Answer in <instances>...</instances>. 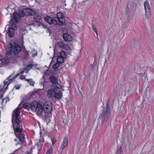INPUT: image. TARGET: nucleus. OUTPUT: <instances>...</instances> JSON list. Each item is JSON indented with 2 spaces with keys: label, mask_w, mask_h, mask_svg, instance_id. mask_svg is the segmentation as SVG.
I'll return each instance as SVG.
<instances>
[{
  "label": "nucleus",
  "mask_w": 154,
  "mask_h": 154,
  "mask_svg": "<svg viewBox=\"0 0 154 154\" xmlns=\"http://www.w3.org/2000/svg\"><path fill=\"white\" fill-rule=\"evenodd\" d=\"M49 77H57V76H59V75L57 74H56L53 71L52 72L50 70H47L44 72V75L42 77H44V76H47L50 75Z\"/></svg>",
  "instance_id": "14"
},
{
  "label": "nucleus",
  "mask_w": 154,
  "mask_h": 154,
  "mask_svg": "<svg viewBox=\"0 0 154 154\" xmlns=\"http://www.w3.org/2000/svg\"><path fill=\"white\" fill-rule=\"evenodd\" d=\"M16 89H19L20 88V86L19 85H16L14 87Z\"/></svg>",
  "instance_id": "38"
},
{
  "label": "nucleus",
  "mask_w": 154,
  "mask_h": 154,
  "mask_svg": "<svg viewBox=\"0 0 154 154\" xmlns=\"http://www.w3.org/2000/svg\"><path fill=\"white\" fill-rule=\"evenodd\" d=\"M139 67L140 69V73L137 74V76L147 77V73L146 72L147 69V67L143 65H141Z\"/></svg>",
  "instance_id": "11"
},
{
  "label": "nucleus",
  "mask_w": 154,
  "mask_h": 154,
  "mask_svg": "<svg viewBox=\"0 0 154 154\" xmlns=\"http://www.w3.org/2000/svg\"><path fill=\"white\" fill-rule=\"evenodd\" d=\"M60 66V63L57 62V63L54 64L52 66V68L53 69V71L54 72H55L56 73V74H57V72L58 71V70L57 69Z\"/></svg>",
  "instance_id": "22"
},
{
  "label": "nucleus",
  "mask_w": 154,
  "mask_h": 154,
  "mask_svg": "<svg viewBox=\"0 0 154 154\" xmlns=\"http://www.w3.org/2000/svg\"><path fill=\"white\" fill-rule=\"evenodd\" d=\"M51 0H47V1H49V2H50V1H51Z\"/></svg>",
  "instance_id": "50"
},
{
  "label": "nucleus",
  "mask_w": 154,
  "mask_h": 154,
  "mask_svg": "<svg viewBox=\"0 0 154 154\" xmlns=\"http://www.w3.org/2000/svg\"><path fill=\"white\" fill-rule=\"evenodd\" d=\"M57 45L60 48H64V43L61 41H59L57 42Z\"/></svg>",
  "instance_id": "30"
},
{
  "label": "nucleus",
  "mask_w": 154,
  "mask_h": 154,
  "mask_svg": "<svg viewBox=\"0 0 154 154\" xmlns=\"http://www.w3.org/2000/svg\"><path fill=\"white\" fill-rule=\"evenodd\" d=\"M144 5L145 10L146 17L149 18L150 16L151 11L150 7L148 2L147 1H146L144 2Z\"/></svg>",
  "instance_id": "12"
},
{
  "label": "nucleus",
  "mask_w": 154,
  "mask_h": 154,
  "mask_svg": "<svg viewBox=\"0 0 154 154\" xmlns=\"http://www.w3.org/2000/svg\"><path fill=\"white\" fill-rule=\"evenodd\" d=\"M53 152V149L51 147L48 149L46 152V154H51Z\"/></svg>",
  "instance_id": "34"
},
{
  "label": "nucleus",
  "mask_w": 154,
  "mask_h": 154,
  "mask_svg": "<svg viewBox=\"0 0 154 154\" xmlns=\"http://www.w3.org/2000/svg\"><path fill=\"white\" fill-rule=\"evenodd\" d=\"M4 100V99H3L2 100V102Z\"/></svg>",
  "instance_id": "59"
},
{
  "label": "nucleus",
  "mask_w": 154,
  "mask_h": 154,
  "mask_svg": "<svg viewBox=\"0 0 154 154\" xmlns=\"http://www.w3.org/2000/svg\"><path fill=\"white\" fill-rule=\"evenodd\" d=\"M42 106L43 107H49V106H51V107H52V105L50 101H47L44 103L43 104Z\"/></svg>",
  "instance_id": "28"
},
{
  "label": "nucleus",
  "mask_w": 154,
  "mask_h": 154,
  "mask_svg": "<svg viewBox=\"0 0 154 154\" xmlns=\"http://www.w3.org/2000/svg\"><path fill=\"white\" fill-rule=\"evenodd\" d=\"M46 119V115H45V119Z\"/></svg>",
  "instance_id": "52"
},
{
  "label": "nucleus",
  "mask_w": 154,
  "mask_h": 154,
  "mask_svg": "<svg viewBox=\"0 0 154 154\" xmlns=\"http://www.w3.org/2000/svg\"><path fill=\"white\" fill-rule=\"evenodd\" d=\"M55 23L60 26L64 25H65V20L64 17L60 18L59 20L55 22Z\"/></svg>",
  "instance_id": "18"
},
{
  "label": "nucleus",
  "mask_w": 154,
  "mask_h": 154,
  "mask_svg": "<svg viewBox=\"0 0 154 154\" xmlns=\"http://www.w3.org/2000/svg\"><path fill=\"white\" fill-rule=\"evenodd\" d=\"M6 99H7L6 101L8 100V101H9L10 100L9 98L8 97H6Z\"/></svg>",
  "instance_id": "43"
},
{
  "label": "nucleus",
  "mask_w": 154,
  "mask_h": 154,
  "mask_svg": "<svg viewBox=\"0 0 154 154\" xmlns=\"http://www.w3.org/2000/svg\"><path fill=\"white\" fill-rule=\"evenodd\" d=\"M38 153L40 152L41 149V147H39L38 146Z\"/></svg>",
  "instance_id": "41"
},
{
  "label": "nucleus",
  "mask_w": 154,
  "mask_h": 154,
  "mask_svg": "<svg viewBox=\"0 0 154 154\" xmlns=\"http://www.w3.org/2000/svg\"><path fill=\"white\" fill-rule=\"evenodd\" d=\"M50 81L49 79L45 78V83L48 82Z\"/></svg>",
  "instance_id": "40"
},
{
  "label": "nucleus",
  "mask_w": 154,
  "mask_h": 154,
  "mask_svg": "<svg viewBox=\"0 0 154 154\" xmlns=\"http://www.w3.org/2000/svg\"><path fill=\"white\" fill-rule=\"evenodd\" d=\"M34 15V17L33 18L34 21L35 23H39L38 26H40L42 21V19L40 15L38 13H35V14Z\"/></svg>",
  "instance_id": "13"
},
{
  "label": "nucleus",
  "mask_w": 154,
  "mask_h": 154,
  "mask_svg": "<svg viewBox=\"0 0 154 154\" xmlns=\"http://www.w3.org/2000/svg\"><path fill=\"white\" fill-rule=\"evenodd\" d=\"M38 103L41 106L42 108L41 109L42 110V112L43 111H44V112L45 113H51L52 109V107H51V106H50L49 107H43L41 104L38 102Z\"/></svg>",
  "instance_id": "17"
},
{
  "label": "nucleus",
  "mask_w": 154,
  "mask_h": 154,
  "mask_svg": "<svg viewBox=\"0 0 154 154\" xmlns=\"http://www.w3.org/2000/svg\"><path fill=\"white\" fill-rule=\"evenodd\" d=\"M64 90L63 89H62V91H63Z\"/></svg>",
  "instance_id": "57"
},
{
  "label": "nucleus",
  "mask_w": 154,
  "mask_h": 154,
  "mask_svg": "<svg viewBox=\"0 0 154 154\" xmlns=\"http://www.w3.org/2000/svg\"><path fill=\"white\" fill-rule=\"evenodd\" d=\"M136 88V85L131 84L129 87L126 88L124 95L127 97L130 96L132 94L135 92Z\"/></svg>",
  "instance_id": "8"
},
{
  "label": "nucleus",
  "mask_w": 154,
  "mask_h": 154,
  "mask_svg": "<svg viewBox=\"0 0 154 154\" xmlns=\"http://www.w3.org/2000/svg\"><path fill=\"white\" fill-rule=\"evenodd\" d=\"M60 57H63L64 58H65L66 56V53L64 51H62L60 53Z\"/></svg>",
  "instance_id": "32"
},
{
  "label": "nucleus",
  "mask_w": 154,
  "mask_h": 154,
  "mask_svg": "<svg viewBox=\"0 0 154 154\" xmlns=\"http://www.w3.org/2000/svg\"><path fill=\"white\" fill-rule=\"evenodd\" d=\"M42 142H44V140H43L42 141Z\"/></svg>",
  "instance_id": "54"
},
{
  "label": "nucleus",
  "mask_w": 154,
  "mask_h": 154,
  "mask_svg": "<svg viewBox=\"0 0 154 154\" xmlns=\"http://www.w3.org/2000/svg\"><path fill=\"white\" fill-rule=\"evenodd\" d=\"M35 14V11L32 9L29 8L23 9L22 11L20 10L19 14L15 12L13 14V19L16 23L18 22L20 19V17L24 16H32Z\"/></svg>",
  "instance_id": "3"
},
{
  "label": "nucleus",
  "mask_w": 154,
  "mask_h": 154,
  "mask_svg": "<svg viewBox=\"0 0 154 154\" xmlns=\"http://www.w3.org/2000/svg\"><path fill=\"white\" fill-rule=\"evenodd\" d=\"M92 28L93 29L94 31L97 34V35L98 34H97V30L95 26L94 25L92 24Z\"/></svg>",
  "instance_id": "35"
},
{
  "label": "nucleus",
  "mask_w": 154,
  "mask_h": 154,
  "mask_svg": "<svg viewBox=\"0 0 154 154\" xmlns=\"http://www.w3.org/2000/svg\"><path fill=\"white\" fill-rule=\"evenodd\" d=\"M20 105L21 103L19 105L18 107L14 111L12 116V126L14 130V134L17 137H18V136L16 134V132L20 133L22 132V128H21L22 127V124H20L21 121L19 118L20 110L22 108L21 107H20Z\"/></svg>",
  "instance_id": "2"
},
{
  "label": "nucleus",
  "mask_w": 154,
  "mask_h": 154,
  "mask_svg": "<svg viewBox=\"0 0 154 154\" xmlns=\"http://www.w3.org/2000/svg\"><path fill=\"white\" fill-rule=\"evenodd\" d=\"M52 89L56 91H59L62 88V86L58 83L57 84H54L52 86Z\"/></svg>",
  "instance_id": "21"
},
{
  "label": "nucleus",
  "mask_w": 154,
  "mask_h": 154,
  "mask_svg": "<svg viewBox=\"0 0 154 154\" xmlns=\"http://www.w3.org/2000/svg\"><path fill=\"white\" fill-rule=\"evenodd\" d=\"M32 149H31V152H32Z\"/></svg>",
  "instance_id": "55"
},
{
  "label": "nucleus",
  "mask_w": 154,
  "mask_h": 154,
  "mask_svg": "<svg viewBox=\"0 0 154 154\" xmlns=\"http://www.w3.org/2000/svg\"><path fill=\"white\" fill-rule=\"evenodd\" d=\"M123 152V151L122 146H120L119 147L118 146V148L117 150L116 154H122Z\"/></svg>",
  "instance_id": "29"
},
{
  "label": "nucleus",
  "mask_w": 154,
  "mask_h": 154,
  "mask_svg": "<svg viewBox=\"0 0 154 154\" xmlns=\"http://www.w3.org/2000/svg\"><path fill=\"white\" fill-rule=\"evenodd\" d=\"M26 53L27 54H29V53H28V51H26Z\"/></svg>",
  "instance_id": "46"
},
{
  "label": "nucleus",
  "mask_w": 154,
  "mask_h": 154,
  "mask_svg": "<svg viewBox=\"0 0 154 154\" xmlns=\"http://www.w3.org/2000/svg\"><path fill=\"white\" fill-rule=\"evenodd\" d=\"M110 109L108 103L106 104V107H105L103 109L102 113V119L101 121L102 124L105 123L110 116Z\"/></svg>",
  "instance_id": "5"
},
{
  "label": "nucleus",
  "mask_w": 154,
  "mask_h": 154,
  "mask_svg": "<svg viewBox=\"0 0 154 154\" xmlns=\"http://www.w3.org/2000/svg\"><path fill=\"white\" fill-rule=\"evenodd\" d=\"M34 54H33V56H34Z\"/></svg>",
  "instance_id": "60"
},
{
  "label": "nucleus",
  "mask_w": 154,
  "mask_h": 154,
  "mask_svg": "<svg viewBox=\"0 0 154 154\" xmlns=\"http://www.w3.org/2000/svg\"><path fill=\"white\" fill-rule=\"evenodd\" d=\"M97 39L98 40V41H99V38H98V35H97Z\"/></svg>",
  "instance_id": "49"
},
{
  "label": "nucleus",
  "mask_w": 154,
  "mask_h": 154,
  "mask_svg": "<svg viewBox=\"0 0 154 154\" xmlns=\"http://www.w3.org/2000/svg\"><path fill=\"white\" fill-rule=\"evenodd\" d=\"M44 20L49 24H51L53 23H54L55 21L54 18H53L47 16L45 17L44 18Z\"/></svg>",
  "instance_id": "20"
},
{
  "label": "nucleus",
  "mask_w": 154,
  "mask_h": 154,
  "mask_svg": "<svg viewBox=\"0 0 154 154\" xmlns=\"http://www.w3.org/2000/svg\"><path fill=\"white\" fill-rule=\"evenodd\" d=\"M41 131H40V134H41Z\"/></svg>",
  "instance_id": "58"
},
{
  "label": "nucleus",
  "mask_w": 154,
  "mask_h": 154,
  "mask_svg": "<svg viewBox=\"0 0 154 154\" xmlns=\"http://www.w3.org/2000/svg\"><path fill=\"white\" fill-rule=\"evenodd\" d=\"M17 138L19 139L21 144L25 142L24 136L23 134H19L18 136V137Z\"/></svg>",
  "instance_id": "26"
},
{
  "label": "nucleus",
  "mask_w": 154,
  "mask_h": 154,
  "mask_svg": "<svg viewBox=\"0 0 154 154\" xmlns=\"http://www.w3.org/2000/svg\"><path fill=\"white\" fill-rule=\"evenodd\" d=\"M42 90V89H38L36 91H34L30 93L29 94H30V96H33V95H35V94H36L37 93L38 91L41 90Z\"/></svg>",
  "instance_id": "31"
},
{
  "label": "nucleus",
  "mask_w": 154,
  "mask_h": 154,
  "mask_svg": "<svg viewBox=\"0 0 154 154\" xmlns=\"http://www.w3.org/2000/svg\"><path fill=\"white\" fill-rule=\"evenodd\" d=\"M135 71H136V69H135Z\"/></svg>",
  "instance_id": "61"
},
{
  "label": "nucleus",
  "mask_w": 154,
  "mask_h": 154,
  "mask_svg": "<svg viewBox=\"0 0 154 154\" xmlns=\"http://www.w3.org/2000/svg\"><path fill=\"white\" fill-rule=\"evenodd\" d=\"M21 50L20 45L14 43V44L10 43L7 46V53L6 57L7 58H3L2 60V63L5 64H8L9 62H12L15 60L12 56V54H18Z\"/></svg>",
  "instance_id": "1"
},
{
  "label": "nucleus",
  "mask_w": 154,
  "mask_h": 154,
  "mask_svg": "<svg viewBox=\"0 0 154 154\" xmlns=\"http://www.w3.org/2000/svg\"><path fill=\"white\" fill-rule=\"evenodd\" d=\"M51 141L52 142V145L53 146L56 142L57 140L56 138L54 137L51 139Z\"/></svg>",
  "instance_id": "36"
},
{
  "label": "nucleus",
  "mask_w": 154,
  "mask_h": 154,
  "mask_svg": "<svg viewBox=\"0 0 154 154\" xmlns=\"http://www.w3.org/2000/svg\"><path fill=\"white\" fill-rule=\"evenodd\" d=\"M64 58L63 57L58 56L57 58V61L58 63H59L60 64H62L64 62Z\"/></svg>",
  "instance_id": "27"
},
{
  "label": "nucleus",
  "mask_w": 154,
  "mask_h": 154,
  "mask_svg": "<svg viewBox=\"0 0 154 154\" xmlns=\"http://www.w3.org/2000/svg\"><path fill=\"white\" fill-rule=\"evenodd\" d=\"M63 17H64L63 14L61 12H59L57 13L55 17H54V19L55 22H56L57 20Z\"/></svg>",
  "instance_id": "23"
},
{
  "label": "nucleus",
  "mask_w": 154,
  "mask_h": 154,
  "mask_svg": "<svg viewBox=\"0 0 154 154\" xmlns=\"http://www.w3.org/2000/svg\"><path fill=\"white\" fill-rule=\"evenodd\" d=\"M21 80H25V81H27L31 85L34 86L35 82L32 79H26L25 78H20Z\"/></svg>",
  "instance_id": "24"
},
{
  "label": "nucleus",
  "mask_w": 154,
  "mask_h": 154,
  "mask_svg": "<svg viewBox=\"0 0 154 154\" xmlns=\"http://www.w3.org/2000/svg\"><path fill=\"white\" fill-rule=\"evenodd\" d=\"M37 55V53L35 54V56H36Z\"/></svg>",
  "instance_id": "56"
},
{
  "label": "nucleus",
  "mask_w": 154,
  "mask_h": 154,
  "mask_svg": "<svg viewBox=\"0 0 154 154\" xmlns=\"http://www.w3.org/2000/svg\"><path fill=\"white\" fill-rule=\"evenodd\" d=\"M150 88H149V85H148L146 88V93H149V91H150Z\"/></svg>",
  "instance_id": "37"
},
{
  "label": "nucleus",
  "mask_w": 154,
  "mask_h": 154,
  "mask_svg": "<svg viewBox=\"0 0 154 154\" xmlns=\"http://www.w3.org/2000/svg\"><path fill=\"white\" fill-rule=\"evenodd\" d=\"M54 52H55V51H54Z\"/></svg>",
  "instance_id": "62"
},
{
  "label": "nucleus",
  "mask_w": 154,
  "mask_h": 154,
  "mask_svg": "<svg viewBox=\"0 0 154 154\" xmlns=\"http://www.w3.org/2000/svg\"><path fill=\"white\" fill-rule=\"evenodd\" d=\"M2 96H3V95H1V98H2Z\"/></svg>",
  "instance_id": "51"
},
{
  "label": "nucleus",
  "mask_w": 154,
  "mask_h": 154,
  "mask_svg": "<svg viewBox=\"0 0 154 154\" xmlns=\"http://www.w3.org/2000/svg\"><path fill=\"white\" fill-rule=\"evenodd\" d=\"M94 63L93 64V65H92L91 66V69L92 70H94Z\"/></svg>",
  "instance_id": "39"
},
{
  "label": "nucleus",
  "mask_w": 154,
  "mask_h": 154,
  "mask_svg": "<svg viewBox=\"0 0 154 154\" xmlns=\"http://www.w3.org/2000/svg\"><path fill=\"white\" fill-rule=\"evenodd\" d=\"M42 78L41 79V82H40V84L41 85H43L44 86L45 84V78Z\"/></svg>",
  "instance_id": "33"
},
{
  "label": "nucleus",
  "mask_w": 154,
  "mask_h": 154,
  "mask_svg": "<svg viewBox=\"0 0 154 154\" xmlns=\"http://www.w3.org/2000/svg\"><path fill=\"white\" fill-rule=\"evenodd\" d=\"M68 82H69V85H70V84H71V82H70V81H68Z\"/></svg>",
  "instance_id": "45"
},
{
  "label": "nucleus",
  "mask_w": 154,
  "mask_h": 154,
  "mask_svg": "<svg viewBox=\"0 0 154 154\" xmlns=\"http://www.w3.org/2000/svg\"><path fill=\"white\" fill-rule=\"evenodd\" d=\"M18 144H22L21 143V142H20H20H19V143H17L16 144V145H18Z\"/></svg>",
  "instance_id": "44"
},
{
  "label": "nucleus",
  "mask_w": 154,
  "mask_h": 154,
  "mask_svg": "<svg viewBox=\"0 0 154 154\" xmlns=\"http://www.w3.org/2000/svg\"><path fill=\"white\" fill-rule=\"evenodd\" d=\"M12 76V75H11L10 76H9L8 77H11V76Z\"/></svg>",
  "instance_id": "48"
},
{
  "label": "nucleus",
  "mask_w": 154,
  "mask_h": 154,
  "mask_svg": "<svg viewBox=\"0 0 154 154\" xmlns=\"http://www.w3.org/2000/svg\"><path fill=\"white\" fill-rule=\"evenodd\" d=\"M48 96L49 97H53L57 99H61L62 96V93L59 91L57 93L53 89H49L47 91Z\"/></svg>",
  "instance_id": "6"
},
{
  "label": "nucleus",
  "mask_w": 154,
  "mask_h": 154,
  "mask_svg": "<svg viewBox=\"0 0 154 154\" xmlns=\"http://www.w3.org/2000/svg\"><path fill=\"white\" fill-rule=\"evenodd\" d=\"M63 36L64 40L66 41H71L72 40L71 36L68 33L63 34Z\"/></svg>",
  "instance_id": "19"
},
{
  "label": "nucleus",
  "mask_w": 154,
  "mask_h": 154,
  "mask_svg": "<svg viewBox=\"0 0 154 154\" xmlns=\"http://www.w3.org/2000/svg\"><path fill=\"white\" fill-rule=\"evenodd\" d=\"M17 139H16L14 140V141H17Z\"/></svg>",
  "instance_id": "47"
},
{
  "label": "nucleus",
  "mask_w": 154,
  "mask_h": 154,
  "mask_svg": "<svg viewBox=\"0 0 154 154\" xmlns=\"http://www.w3.org/2000/svg\"><path fill=\"white\" fill-rule=\"evenodd\" d=\"M37 64H30L29 65H27L26 67L25 68H23L22 71H21L18 74H16L14 77H17L19 76L20 77H25L26 75H23L22 74H23L25 72V73H26L28 71L31 69L33 66H37Z\"/></svg>",
  "instance_id": "9"
},
{
  "label": "nucleus",
  "mask_w": 154,
  "mask_h": 154,
  "mask_svg": "<svg viewBox=\"0 0 154 154\" xmlns=\"http://www.w3.org/2000/svg\"><path fill=\"white\" fill-rule=\"evenodd\" d=\"M68 143V138L67 136H65L63 140L62 144L60 146V149L62 150V151L60 153H59V154H61L63 152V149L67 146Z\"/></svg>",
  "instance_id": "16"
},
{
  "label": "nucleus",
  "mask_w": 154,
  "mask_h": 154,
  "mask_svg": "<svg viewBox=\"0 0 154 154\" xmlns=\"http://www.w3.org/2000/svg\"><path fill=\"white\" fill-rule=\"evenodd\" d=\"M9 78H8L5 80L4 82V85L2 87V86L0 85V91H3V94L5 93V91L7 90L8 88V87L10 84L11 82L15 78H12L11 79H9Z\"/></svg>",
  "instance_id": "10"
},
{
  "label": "nucleus",
  "mask_w": 154,
  "mask_h": 154,
  "mask_svg": "<svg viewBox=\"0 0 154 154\" xmlns=\"http://www.w3.org/2000/svg\"><path fill=\"white\" fill-rule=\"evenodd\" d=\"M134 9V4L132 2H129L127 5V8L126 10V12L129 14L130 13L132 12Z\"/></svg>",
  "instance_id": "15"
},
{
  "label": "nucleus",
  "mask_w": 154,
  "mask_h": 154,
  "mask_svg": "<svg viewBox=\"0 0 154 154\" xmlns=\"http://www.w3.org/2000/svg\"><path fill=\"white\" fill-rule=\"evenodd\" d=\"M50 82L54 84L58 83V79L57 78H49Z\"/></svg>",
  "instance_id": "25"
},
{
  "label": "nucleus",
  "mask_w": 154,
  "mask_h": 154,
  "mask_svg": "<svg viewBox=\"0 0 154 154\" xmlns=\"http://www.w3.org/2000/svg\"><path fill=\"white\" fill-rule=\"evenodd\" d=\"M23 107L26 109L29 110L31 109L33 112H35L37 114L40 116L42 113L41 105L36 101L34 100L31 103H25L23 105Z\"/></svg>",
  "instance_id": "4"
},
{
  "label": "nucleus",
  "mask_w": 154,
  "mask_h": 154,
  "mask_svg": "<svg viewBox=\"0 0 154 154\" xmlns=\"http://www.w3.org/2000/svg\"><path fill=\"white\" fill-rule=\"evenodd\" d=\"M51 63H52V61L51 62L50 64V65H49V66H50V65H51Z\"/></svg>",
  "instance_id": "53"
},
{
  "label": "nucleus",
  "mask_w": 154,
  "mask_h": 154,
  "mask_svg": "<svg viewBox=\"0 0 154 154\" xmlns=\"http://www.w3.org/2000/svg\"><path fill=\"white\" fill-rule=\"evenodd\" d=\"M12 18H11L12 20L11 23V26L9 27L8 31V36L10 37H13L15 34L14 31L16 30L18 27L14 22H16L14 20L13 21H12Z\"/></svg>",
  "instance_id": "7"
},
{
  "label": "nucleus",
  "mask_w": 154,
  "mask_h": 154,
  "mask_svg": "<svg viewBox=\"0 0 154 154\" xmlns=\"http://www.w3.org/2000/svg\"><path fill=\"white\" fill-rule=\"evenodd\" d=\"M30 25H32L33 26H35V23H32L30 24Z\"/></svg>",
  "instance_id": "42"
}]
</instances>
